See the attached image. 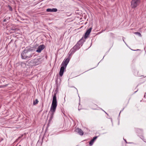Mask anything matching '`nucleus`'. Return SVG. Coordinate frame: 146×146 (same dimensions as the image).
Here are the masks:
<instances>
[{
	"instance_id": "obj_9",
	"label": "nucleus",
	"mask_w": 146,
	"mask_h": 146,
	"mask_svg": "<svg viewBox=\"0 0 146 146\" xmlns=\"http://www.w3.org/2000/svg\"><path fill=\"white\" fill-rule=\"evenodd\" d=\"M76 131L80 135H83V132L81 129L79 128H77L76 129Z\"/></svg>"
},
{
	"instance_id": "obj_22",
	"label": "nucleus",
	"mask_w": 146,
	"mask_h": 146,
	"mask_svg": "<svg viewBox=\"0 0 146 146\" xmlns=\"http://www.w3.org/2000/svg\"><path fill=\"white\" fill-rule=\"evenodd\" d=\"M140 129V130H141V131H142V129Z\"/></svg>"
},
{
	"instance_id": "obj_7",
	"label": "nucleus",
	"mask_w": 146,
	"mask_h": 146,
	"mask_svg": "<svg viewBox=\"0 0 146 146\" xmlns=\"http://www.w3.org/2000/svg\"><path fill=\"white\" fill-rule=\"evenodd\" d=\"M92 29V28H90L86 31V32L85 33L84 36V38L85 39H86L88 37V36L89 35L90 32H91Z\"/></svg>"
},
{
	"instance_id": "obj_20",
	"label": "nucleus",
	"mask_w": 146,
	"mask_h": 146,
	"mask_svg": "<svg viewBox=\"0 0 146 146\" xmlns=\"http://www.w3.org/2000/svg\"><path fill=\"white\" fill-rule=\"evenodd\" d=\"M134 50V51H137V50H139L138 49H137V50Z\"/></svg>"
},
{
	"instance_id": "obj_5",
	"label": "nucleus",
	"mask_w": 146,
	"mask_h": 146,
	"mask_svg": "<svg viewBox=\"0 0 146 146\" xmlns=\"http://www.w3.org/2000/svg\"><path fill=\"white\" fill-rule=\"evenodd\" d=\"M45 48L44 44H41L39 46L36 50V51L38 53L41 52V51Z\"/></svg>"
},
{
	"instance_id": "obj_3",
	"label": "nucleus",
	"mask_w": 146,
	"mask_h": 146,
	"mask_svg": "<svg viewBox=\"0 0 146 146\" xmlns=\"http://www.w3.org/2000/svg\"><path fill=\"white\" fill-rule=\"evenodd\" d=\"M43 60L41 58H35L31 60L30 62L32 64V65L35 66L41 63Z\"/></svg>"
},
{
	"instance_id": "obj_21",
	"label": "nucleus",
	"mask_w": 146,
	"mask_h": 146,
	"mask_svg": "<svg viewBox=\"0 0 146 146\" xmlns=\"http://www.w3.org/2000/svg\"><path fill=\"white\" fill-rule=\"evenodd\" d=\"M124 140H125V142H126V143H127V141H126V140L125 139H124Z\"/></svg>"
},
{
	"instance_id": "obj_2",
	"label": "nucleus",
	"mask_w": 146,
	"mask_h": 146,
	"mask_svg": "<svg viewBox=\"0 0 146 146\" xmlns=\"http://www.w3.org/2000/svg\"><path fill=\"white\" fill-rule=\"evenodd\" d=\"M33 51L34 49L31 48L25 49L21 53L22 58L27 59L31 58L34 54Z\"/></svg>"
},
{
	"instance_id": "obj_10",
	"label": "nucleus",
	"mask_w": 146,
	"mask_h": 146,
	"mask_svg": "<svg viewBox=\"0 0 146 146\" xmlns=\"http://www.w3.org/2000/svg\"><path fill=\"white\" fill-rule=\"evenodd\" d=\"M85 41V39H84L83 38H82L79 41L77 44H78V45H79V46H80V45H82V44Z\"/></svg>"
},
{
	"instance_id": "obj_24",
	"label": "nucleus",
	"mask_w": 146,
	"mask_h": 146,
	"mask_svg": "<svg viewBox=\"0 0 146 146\" xmlns=\"http://www.w3.org/2000/svg\"><path fill=\"white\" fill-rule=\"evenodd\" d=\"M19 146H21V145H19Z\"/></svg>"
},
{
	"instance_id": "obj_13",
	"label": "nucleus",
	"mask_w": 146,
	"mask_h": 146,
	"mask_svg": "<svg viewBox=\"0 0 146 146\" xmlns=\"http://www.w3.org/2000/svg\"><path fill=\"white\" fill-rule=\"evenodd\" d=\"M76 50H75L74 47L72 48L70 51V54H73Z\"/></svg>"
},
{
	"instance_id": "obj_6",
	"label": "nucleus",
	"mask_w": 146,
	"mask_h": 146,
	"mask_svg": "<svg viewBox=\"0 0 146 146\" xmlns=\"http://www.w3.org/2000/svg\"><path fill=\"white\" fill-rule=\"evenodd\" d=\"M70 60V59L68 58H67L65 61H64L62 62L61 66H64V67L66 68L67 65L68 63Z\"/></svg>"
},
{
	"instance_id": "obj_18",
	"label": "nucleus",
	"mask_w": 146,
	"mask_h": 146,
	"mask_svg": "<svg viewBox=\"0 0 146 146\" xmlns=\"http://www.w3.org/2000/svg\"><path fill=\"white\" fill-rule=\"evenodd\" d=\"M8 7H9V10L10 11H12V7L10 6H8Z\"/></svg>"
},
{
	"instance_id": "obj_12",
	"label": "nucleus",
	"mask_w": 146,
	"mask_h": 146,
	"mask_svg": "<svg viewBox=\"0 0 146 146\" xmlns=\"http://www.w3.org/2000/svg\"><path fill=\"white\" fill-rule=\"evenodd\" d=\"M46 11L48 12H56L57 11V9L56 8L48 9H46Z\"/></svg>"
},
{
	"instance_id": "obj_8",
	"label": "nucleus",
	"mask_w": 146,
	"mask_h": 146,
	"mask_svg": "<svg viewBox=\"0 0 146 146\" xmlns=\"http://www.w3.org/2000/svg\"><path fill=\"white\" fill-rule=\"evenodd\" d=\"M66 68L64 67V66H62L61 67L59 73V75L61 77L62 76L63 74L64 70Z\"/></svg>"
},
{
	"instance_id": "obj_1",
	"label": "nucleus",
	"mask_w": 146,
	"mask_h": 146,
	"mask_svg": "<svg viewBox=\"0 0 146 146\" xmlns=\"http://www.w3.org/2000/svg\"><path fill=\"white\" fill-rule=\"evenodd\" d=\"M56 94V93L54 92L52 102L50 108V110L49 112V113L50 114V116L49 120V122L51 121L54 115L55 112L56 108L57 106Z\"/></svg>"
},
{
	"instance_id": "obj_23",
	"label": "nucleus",
	"mask_w": 146,
	"mask_h": 146,
	"mask_svg": "<svg viewBox=\"0 0 146 146\" xmlns=\"http://www.w3.org/2000/svg\"><path fill=\"white\" fill-rule=\"evenodd\" d=\"M96 106H97V105H95Z\"/></svg>"
},
{
	"instance_id": "obj_14",
	"label": "nucleus",
	"mask_w": 146,
	"mask_h": 146,
	"mask_svg": "<svg viewBox=\"0 0 146 146\" xmlns=\"http://www.w3.org/2000/svg\"><path fill=\"white\" fill-rule=\"evenodd\" d=\"M10 19V17H5V18L3 20V22H6L8 23L9 21V19Z\"/></svg>"
},
{
	"instance_id": "obj_16",
	"label": "nucleus",
	"mask_w": 146,
	"mask_h": 146,
	"mask_svg": "<svg viewBox=\"0 0 146 146\" xmlns=\"http://www.w3.org/2000/svg\"><path fill=\"white\" fill-rule=\"evenodd\" d=\"M38 102V100L37 99H36L35 101L33 102V104L34 105H35L37 104Z\"/></svg>"
},
{
	"instance_id": "obj_19",
	"label": "nucleus",
	"mask_w": 146,
	"mask_h": 146,
	"mask_svg": "<svg viewBox=\"0 0 146 146\" xmlns=\"http://www.w3.org/2000/svg\"><path fill=\"white\" fill-rule=\"evenodd\" d=\"M7 85H3V86H0V88H2V87H6V86Z\"/></svg>"
},
{
	"instance_id": "obj_15",
	"label": "nucleus",
	"mask_w": 146,
	"mask_h": 146,
	"mask_svg": "<svg viewBox=\"0 0 146 146\" xmlns=\"http://www.w3.org/2000/svg\"><path fill=\"white\" fill-rule=\"evenodd\" d=\"M73 47L76 50H77L80 48V46L78 45V44H76Z\"/></svg>"
},
{
	"instance_id": "obj_17",
	"label": "nucleus",
	"mask_w": 146,
	"mask_h": 146,
	"mask_svg": "<svg viewBox=\"0 0 146 146\" xmlns=\"http://www.w3.org/2000/svg\"><path fill=\"white\" fill-rule=\"evenodd\" d=\"M135 34L137 35H138L139 36H141V34L140 33H139V32H135Z\"/></svg>"
},
{
	"instance_id": "obj_4",
	"label": "nucleus",
	"mask_w": 146,
	"mask_h": 146,
	"mask_svg": "<svg viewBox=\"0 0 146 146\" xmlns=\"http://www.w3.org/2000/svg\"><path fill=\"white\" fill-rule=\"evenodd\" d=\"M141 0H132L131 2V7L132 9L136 7L140 3Z\"/></svg>"
},
{
	"instance_id": "obj_11",
	"label": "nucleus",
	"mask_w": 146,
	"mask_h": 146,
	"mask_svg": "<svg viewBox=\"0 0 146 146\" xmlns=\"http://www.w3.org/2000/svg\"><path fill=\"white\" fill-rule=\"evenodd\" d=\"M98 137L95 136L89 142V144L90 145H93L94 141Z\"/></svg>"
}]
</instances>
